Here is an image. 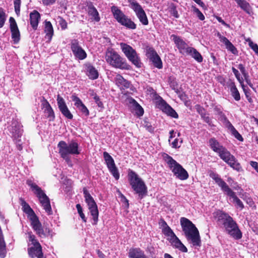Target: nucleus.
Here are the masks:
<instances>
[{
    "label": "nucleus",
    "mask_w": 258,
    "mask_h": 258,
    "mask_svg": "<svg viewBox=\"0 0 258 258\" xmlns=\"http://www.w3.org/2000/svg\"><path fill=\"white\" fill-rule=\"evenodd\" d=\"M21 205L23 211L27 214L28 218L30 221L31 226L39 237H44L49 236L52 237L54 235V233L49 228L42 227L41 224L34 211L24 200H21Z\"/></svg>",
    "instance_id": "1"
},
{
    "label": "nucleus",
    "mask_w": 258,
    "mask_h": 258,
    "mask_svg": "<svg viewBox=\"0 0 258 258\" xmlns=\"http://www.w3.org/2000/svg\"><path fill=\"white\" fill-rule=\"evenodd\" d=\"M213 214L218 221H222L224 227L229 235L235 239H239L242 237L241 231L231 216L220 210L214 212Z\"/></svg>",
    "instance_id": "2"
},
{
    "label": "nucleus",
    "mask_w": 258,
    "mask_h": 258,
    "mask_svg": "<svg viewBox=\"0 0 258 258\" xmlns=\"http://www.w3.org/2000/svg\"><path fill=\"white\" fill-rule=\"evenodd\" d=\"M180 224L188 241L194 246H200L201 241L199 232L192 222L186 218L182 217L180 219Z\"/></svg>",
    "instance_id": "3"
},
{
    "label": "nucleus",
    "mask_w": 258,
    "mask_h": 258,
    "mask_svg": "<svg viewBox=\"0 0 258 258\" xmlns=\"http://www.w3.org/2000/svg\"><path fill=\"white\" fill-rule=\"evenodd\" d=\"M210 176L221 187V189L232 199V202L235 204V207L240 210H242L244 207L242 202L237 197L236 194L229 187L227 183L220 176L213 172L210 173Z\"/></svg>",
    "instance_id": "4"
},
{
    "label": "nucleus",
    "mask_w": 258,
    "mask_h": 258,
    "mask_svg": "<svg viewBox=\"0 0 258 258\" xmlns=\"http://www.w3.org/2000/svg\"><path fill=\"white\" fill-rule=\"evenodd\" d=\"M26 183L28 185L30 186L31 191L38 199L41 206L43 208V209L45 210V212L48 215L51 214L52 210L50 201L44 191L31 179H28Z\"/></svg>",
    "instance_id": "5"
},
{
    "label": "nucleus",
    "mask_w": 258,
    "mask_h": 258,
    "mask_svg": "<svg viewBox=\"0 0 258 258\" xmlns=\"http://www.w3.org/2000/svg\"><path fill=\"white\" fill-rule=\"evenodd\" d=\"M163 158L176 178L181 180H184L188 178L189 175L187 171L172 157L165 154Z\"/></svg>",
    "instance_id": "6"
},
{
    "label": "nucleus",
    "mask_w": 258,
    "mask_h": 258,
    "mask_svg": "<svg viewBox=\"0 0 258 258\" xmlns=\"http://www.w3.org/2000/svg\"><path fill=\"white\" fill-rule=\"evenodd\" d=\"M59 153L61 157L68 162L70 161L69 155H78L80 154L78 149L79 145L77 142L72 141L69 144L64 141H60L58 144Z\"/></svg>",
    "instance_id": "7"
},
{
    "label": "nucleus",
    "mask_w": 258,
    "mask_h": 258,
    "mask_svg": "<svg viewBox=\"0 0 258 258\" xmlns=\"http://www.w3.org/2000/svg\"><path fill=\"white\" fill-rule=\"evenodd\" d=\"M105 59L112 67L120 69H127L123 59L113 48H109L105 52Z\"/></svg>",
    "instance_id": "8"
},
{
    "label": "nucleus",
    "mask_w": 258,
    "mask_h": 258,
    "mask_svg": "<svg viewBox=\"0 0 258 258\" xmlns=\"http://www.w3.org/2000/svg\"><path fill=\"white\" fill-rule=\"evenodd\" d=\"M128 180L132 187L142 199L147 192V187L143 180L133 171L128 173Z\"/></svg>",
    "instance_id": "9"
},
{
    "label": "nucleus",
    "mask_w": 258,
    "mask_h": 258,
    "mask_svg": "<svg viewBox=\"0 0 258 258\" xmlns=\"http://www.w3.org/2000/svg\"><path fill=\"white\" fill-rule=\"evenodd\" d=\"M28 234V243L30 246L28 248V253L30 256L32 258H44L41 246L36 239L35 236L32 232H29Z\"/></svg>",
    "instance_id": "10"
},
{
    "label": "nucleus",
    "mask_w": 258,
    "mask_h": 258,
    "mask_svg": "<svg viewBox=\"0 0 258 258\" xmlns=\"http://www.w3.org/2000/svg\"><path fill=\"white\" fill-rule=\"evenodd\" d=\"M111 12L114 18L119 23L130 29H134L136 28V24L117 7L112 6Z\"/></svg>",
    "instance_id": "11"
},
{
    "label": "nucleus",
    "mask_w": 258,
    "mask_h": 258,
    "mask_svg": "<svg viewBox=\"0 0 258 258\" xmlns=\"http://www.w3.org/2000/svg\"><path fill=\"white\" fill-rule=\"evenodd\" d=\"M84 195L85 202L87 204L89 212L92 216L93 225L97 224L98 220V210L97 206L92 197L86 189H84Z\"/></svg>",
    "instance_id": "12"
},
{
    "label": "nucleus",
    "mask_w": 258,
    "mask_h": 258,
    "mask_svg": "<svg viewBox=\"0 0 258 258\" xmlns=\"http://www.w3.org/2000/svg\"><path fill=\"white\" fill-rule=\"evenodd\" d=\"M218 154L220 157L233 169L237 171L240 170V164L237 162L234 156L231 155L225 147L220 151Z\"/></svg>",
    "instance_id": "13"
},
{
    "label": "nucleus",
    "mask_w": 258,
    "mask_h": 258,
    "mask_svg": "<svg viewBox=\"0 0 258 258\" xmlns=\"http://www.w3.org/2000/svg\"><path fill=\"white\" fill-rule=\"evenodd\" d=\"M120 48L126 57L134 64L138 67H141L140 58L136 50L130 45L124 43L120 44Z\"/></svg>",
    "instance_id": "14"
},
{
    "label": "nucleus",
    "mask_w": 258,
    "mask_h": 258,
    "mask_svg": "<svg viewBox=\"0 0 258 258\" xmlns=\"http://www.w3.org/2000/svg\"><path fill=\"white\" fill-rule=\"evenodd\" d=\"M22 125L18 122L15 121L12 122V125L10 130L12 134L13 137L14 139L16 141L18 149L21 150L22 149V147L19 144L21 140L19 139L21 137L23 133V130L22 128Z\"/></svg>",
    "instance_id": "15"
},
{
    "label": "nucleus",
    "mask_w": 258,
    "mask_h": 258,
    "mask_svg": "<svg viewBox=\"0 0 258 258\" xmlns=\"http://www.w3.org/2000/svg\"><path fill=\"white\" fill-rule=\"evenodd\" d=\"M103 157L106 163L107 166L113 177L116 180L119 178V173L116 168L112 157L106 152L103 153Z\"/></svg>",
    "instance_id": "16"
},
{
    "label": "nucleus",
    "mask_w": 258,
    "mask_h": 258,
    "mask_svg": "<svg viewBox=\"0 0 258 258\" xmlns=\"http://www.w3.org/2000/svg\"><path fill=\"white\" fill-rule=\"evenodd\" d=\"M71 48L74 56L77 58L83 60L86 58L87 53L80 45L79 41L77 40L74 39L72 40Z\"/></svg>",
    "instance_id": "17"
},
{
    "label": "nucleus",
    "mask_w": 258,
    "mask_h": 258,
    "mask_svg": "<svg viewBox=\"0 0 258 258\" xmlns=\"http://www.w3.org/2000/svg\"><path fill=\"white\" fill-rule=\"evenodd\" d=\"M56 101L58 107L62 115L68 119H72L73 115L69 110L63 98L59 95H58Z\"/></svg>",
    "instance_id": "18"
},
{
    "label": "nucleus",
    "mask_w": 258,
    "mask_h": 258,
    "mask_svg": "<svg viewBox=\"0 0 258 258\" xmlns=\"http://www.w3.org/2000/svg\"><path fill=\"white\" fill-rule=\"evenodd\" d=\"M171 38L174 41L180 53L182 54H186L191 47L188 46L187 44L179 36L173 34L171 36Z\"/></svg>",
    "instance_id": "19"
},
{
    "label": "nucleus",
    "mask_w": 258,
    "mask_h": 258,
    "mask_svg": "<svg viewBox=\"0 0 258 258\" xmlns=\"http://www.w3.org/2000/svg\"><path fill=\"white\" fill-rule=\"evenodd\" d=\"M158 105L159 108H160L168 115H169L175 118H177L178 117V114L175 112V111L162 99L161 98L160 99Z\"/></svg>",
    "instance_id": "20"
},
{
    "label": "nucleus",
    "mask_w": 258,
    "mask_h": 258,
    "mask_svg": "<svg viewBox=\"0 0 258 258\" xmlns=\"http://www.w3.org/2000/svg\"><path fill=\"white\" fill-rule=\"evenodd\" d=\"M71 98L74 102L75 106L81 112L82 114L86 117L89 116V111L82 100L75 95H73Z\"/></svg>",
    "instance_id": "21"
},
{
    "label": "nucleus",
    "mask_w": 258,
    "mask_h": 258,
    "mask_svg": "<svg viewBox=\"0 0 258 258\" xmlns=\"http://www.w3.org/2000/svg\"><path fill=\"white\" fill-rule=\"evenodd\" d=\"M127 102L131 111L133 112H134L139 116L143 115V108L134 99L132 98H128L127 99Z\"/></svg>",
    "instance_id": "22"
},
{
    "label": "nucleus",
    "mask_w": 258,
    "mask_h": 258,
    "mask_svg": "<svg viewBox=\"0 0 258 258\" xmlns=\"http://www.w3.org/2000/svg\"><path fill=\"white\" fill-rule=\"evenodd\" d=\"M147 55L155 67L158 69L162 68V61L159 56L153 48H150L147 50Z\"/></svg>",
    "instance_id": "23"
},
{
    "label": "nucleus",
    "mask_w": 258,
    "mask_h": 258,
    "mask_svg": "<svg viewBox=\"0 0 258 258\" xmlns=\"http://www.w3.org/2000/svg\"><path fill=\"white\" fill-rule=\"evenodd\" d=\"M172 245L180 251L186 252L187 251V248L182 243L178 238L175 235H173L171 238H168Z\"/></svg>",
    "instance_id": "24"
},
{
    "label": "nucleus",
    "mask_w": 258,
    "mask_h": 258,
    "mask_svg": "<svg viewBox=\"0 0 258 258\" xmlns=\"http://www.w3.org/2000/svg\"><path fill=\"white\" fill-rule=\"evenodd\" d=\"M42 108L44 109L45 116L50 118L53 119L54 118V112L50 105L46 100L43 99L42 100Z\"/></svg>",
    "instance_id": "25"
},
{
    "label": "nucleus",
    "mask_w": 258,
    "mask_h": 258,
    "mask_svg": "<svg viewBox=\"0 0 258 258\" xmlns=\"http://www.w3.org/2000/svg\"><path fill=\"white\" fill-rule=\"evenodd\" d=\"M40 19V15L37 11L34 10L30 14V24L34 29L37 28Z\"/></svg>",
    "instance_id": "26"
},
{
    "label": "nucleus",
    "mask_w": 258,
    "mask_h": 258,
    "mask_svg": "<svg viewBox=\"0 0 258 258\" xmlns=\"http://www.w3.org/2000/svg\"><path fill=\"white\" fill-rule=\"evenodd\" d=\"M220 41L225 44L226 48L234 54H237V50L235 47L225 37L218 34Z\"/></svg>",
    "instance_id": "27"
},
{
    "label": "nucleus",
    "mask_w": 258,
    "mask_h": 258,
    "mask_svg": "<svg viewBox=\"0 0 258 258\" xmlns=\"http://www.w3.org/2000/svg\"><path fill=\"white\" fill-rule=\"evenodd\" d=\"M114 81L116 84L121 89L128 88L130 87V82L124 79L121 75L117 74L115 78Z\"/></svg>",
    "instance_id": "28"
},
{
    "label": "nucleus",
    "mask_w": 258,
    "mask_h": 258,
    "mask_svg": "<svg viewBox=\"0 0 258 258\" xmlns=\"http://www.w3.org/2000/svg\"><path fill=\"white\" fill-rule=\"evenodd\" d=\"M128 256L130 258H148L144 251L140 248H132L130 250Z\"/></svg>",
    "instance_id": "29"
},
{
    "label": "nucleus",
    "mask_w": 258,
    "mask_h": 258,
    "mask_svg": "<svg viewBox=\"0 0 258 258\" xmlns=\"http://www.w3.org/2000/svg\"><path fill=\"white\" fill-rule=\"evenodd\" d=\"M86 68V74L92 80H95L98 77V73L96 69L91 64H87Z\"/></svg>",
    "instance_id": "30"
},
{
    "label": "nucleus",
    "mask_w": 258,
    "mask_h": 258,
    "mask_svg": "<svg viewBox=\"0 0 258 258\" xmlns=\"http://www.w3.org/2000/svg\"><path fill=\"white\" fill-rule=\"evenodd\" d=\"M227 128L230 132L231 134L238 140L240 141H243V138L240 135V134L237 132V131L233 125L230 123V122L226 121Z\"/></svg>",
    "instance_id": "31"
},
{
    "label": "nucleus",
    "mask_w": 258,
    "mask_h": 258,
    "mask_svg": "<svg viewBox=\"0 0 258 258\" xmlns=\"http://www.w3.org/2000/svg\"><path fill=\"white\" fill-rule=\"evenodd\" d=\"M209 145L211 148L215 152L218 153L221 151L224 147L220 144V143L214 138L210 139Z\"/></svg>",
    "instance_id": "32"
},
{
    "label": "nucleus",
    "mask_w": 258,
    "mask_h": 258,
    "mask_svg": "<svg viewBox=\"0 0 258 258\" xmlns=\"http://www.w3.org/2000/svg\"><path fill=\"white\" fill-rule=\"evenodd\" d=\"M44 31L46 33V36L47 37L49 41H50L53 35V29L52 26L49 21L45 22Z\"/></svg>",
    "instance_id": "33"
},
{
    "label": "nucleus",
    "mask_w": 258,
    "mask_h": 258,
    "mask_svg": "<svg viewBox=\"0 0 258 258\" xmlns=\"http://www.w3.org/2000/svg\"><path fill=\"white\" fill-rule=\"evenodd\" d=\"M186 54L191 55L195 60L199 62H201L203 61V57L201 54L194 48L191 47Z\"/></svg>",
    "instance_id": "34"
},
{
    "label": "nucleus",
    "mask_w": 258,
    "mask_h": 258,
    "mask_svg": "<svg viewBox=\"0 0 258 258\" xmlns=\"http://www.w3.org/2000/svg\"><path fill=\"white\" fill-rule=\"evenodd\" d=\"M229 87L231 94L234 99L236 101L240 100V95L235 84L233 82H231L229 85Z\"/></svg>",
    "instance_id": "35"
},
{
    "label": "nucleus",
    "mask_w": 258,
    "mask_h": 258,
    "mask_svg": "<svg viewBox=\"0 0 258 258\" xmlns=\"http://www.w3.org/2000/svg\"><path fill=\"white\" fill-rule=\"evenodd\" d=\"M88 14L89 15L92 16L93 19L96 21L98 22L100 20L99 14L96 8L92 6H89L88 7Z\"/></svg>",
    "instance_id": "36"
},
{
    "label": "nucleus",
    "mask_w": 258,
    "mask_h": 258,
    "mask_svg": "<svg viewBox=\"0 0 258 258\" xmlns=\"http://www.w3.org/2000/svg\"><path fill=\"white\" fill-rule=\"evenodd\" d=\"M238 6L248 14L252 13L251 7L246 1H237Z\"/></svg>",
    "instance_id": "37"
},
{
    "label": "nucleus",
    "mask_w": 258,
    "mask_h": 258,
    "mask_svg": "<svg viewBox=\"0 0 258 258\" xmlns=\"http://www.w3.org/2000/svg\"><path fill=\"white\" fill-rule=\"evenodd\" d=\"M6 246L4 237L0 238V257L4 258L6 256Z\"/></svg>",
    "instance_id": "38"
},
{
    "label": "nucleus",
    "mask_w": 258,
    "mask_h": 258,
    "mask_svg": "<svg viewBox=\"0 0 258 258\" xmlns=\"http://www.w3.org/2000/svg\"><path fill=\"white\" fill-rule=\"evenodd\" d=\"M245 40L248 43L249 46L252 49L255 54L258 56V45L254 43L249 38H245Z\"/></svg>",
    "instance_id": "39"
},
{
    "label": "nucleus",
    "mask_w": 258,
    "mask_h": 258,
    "mask_svg": "<svg viewBox=\"0 0 258 258\" xmlns=\"http://www.w3.org/2000/svg\"><path fill=\"white\" fill-rule=\"evenodd\" d=\"M137 17L140 20V21L144 25H146L148 24V20L146 16V14L144 11L137 14Z\"/></svg>",
    "instance_id": "40"
},
{
    "label": "nucleus",
    "mask_w": 258,
    "mask_h": 258,
    "mask_svg": "<svg viewBox=\"0 0 258 258\" xmlns=\"http://www.w3.org/2000/svg\"><path fill=\"white\" fill-rule=\"evenodd\" d=\"M130 7L134 10L136 15L144 11L142 7L136 2L133 1L131 3Z\"/></svg>",
    "instance_id": "41"
},
{
    "label": "nucleus",
    "mask_w": 258,
    "mask_h": 258,
    "mask_svg": "<svg viewBox=\"0 0 258 258\" xmlns=\"http://www.w3.org/2000/svg\"><path fill=\"white\" fill-rule=\"evenodd\" d=\"M12 38L15 43H17L20 40V32L19 29L12 30Z\"/></svg>",
    "instance_id": "42"
},
{
    "label": "nucleus",
    "mask_w": 258,
    "mask_h": 258,
    "mask_svg": "<svg viewBox=\"0 0 258 258\" xmlns=\"http://www.w3.org/2000/svg\"><path fill=\"white\" fill-rule=\"evenodd\" d=\"M7 15L4 10L0 7V28H2L6 21Z\"/></svg>",
    "instance_id": "43"
},
{
    "label": "nucleus",
    "mask_w": 258,
    "mask_h": 258,
    "mask_svg": "<svg viewBox=\"0 0 258 258\" xmlns=\"http://www.w3.org/2000/svg\"><path fill=\"white\" fill-rule=\"evenodd\" d=\"M192 9L194 13L200 20L203 21L205 19V16L198 8L195 6H192Z\"/></svg>",
    "instance_id": "44"
},
{
    "label": "nucleus",
    "mask_w": 258,
    "mask_h": 258,
    "mask_svg": "<svg viewBox=\"0 0 258 258\" xmlns=\"http://www.w3.org/2000/svg\"><path fill=\"white\" fill-rule=\"evenodd\" d=\"M162 232L168 238H171L173 235H175L169 227L162 229Z\"/></svg>",
    "instance_id": "45"
},
{
    "label": "nucleus",
    "mask_w": 258,
    "mask_h": 258,
    "mask_svg": "<svg viewBox=\"0 0 258 258\" xmlns=\"http://www.w3.org/2000/svg\"><path fill=\"white\" fill-rule=\"evenodd\" d=\"M76 208L77 209L78 213H79V214L80 217L81 218L82 220L84 222H86V217H85L84 214L83 212V209H82V208L81 206L80 205V204H77L76 205Z\"/></svg>",
    "instance_id": "46"
},
{
    "label": "nucleus",
    "mask_w": 258,
    "mask_h": 258,
    "mask_svg": "<svg viewBox=\"0 0 258 258\" xmlns=\"http://www.w3.org/2000/svg\"><path fill=\"white\" fill-rule=\"evenodd\" d=\"M9 22L10 23L11 31L12 30H16L18 29L16 21L14 18L10 17L9 19Z\"/></svg>",
    "instance_id": "47"
},
{
    "label": "nucleus",
    "mask_w": 258,
    "mask_h": 258,
    "mask_svg": "<svg viewBox=\"0 0 258 258\" xmlns=\"http://www.w3.org/2000/svg\"><path fill=\"white\" fill-rule=\"evenodd\" d=\"M93 99L99 107L101 109L104 107L103 103L101 101L99 97L96 94H94Z\"/></svg>",
    "instance_id": "48"
},
{
    "label": "nucleus",
    "mask_w": 258,
    "mask_h": 258,
    "mask_svg": "<svg viewBox=\"0 0 258 258\" xmlns=\"http://www.w3.org/2000/svg\"><path fill=\"white\" fill-rule=\"evenodd\" d=\"M58 23L62 30H64L67 28V23L62 18L58 17Z\"/></svg>",
    "instance_id": "49"
},
{
    "label": "nucleus",
    "mask_w": 258,
    "mask_h": 258,
    "mask_svg": "<svg viewBox=\"0 0 258 258\" xmlns=\"http://www.w3.org/2000/svg\"><path fill=\"white\" fill-rule=\"evenodd\" d=\"M169 83L170 87L172 89L174 90H177L178 84L176 81H174V79H172L171 78H169Z\"/></svg>",
    "instance_id": "50"
},
{
    "label": "nucleus",
    "mask_w": 258,
    "mask_h": 258,
    "mask_svg": "<svg viewBox=\"0 0 258 258\" xmlns=\"http://www.w3.org/2000/svg\"><path fill=\"white\" fill-rule=\"evenodd\" d=\"M182 140L179 142L178 139H175L173 142L171 143V146L172 148H177L180 147L181 144L182 143Z\"/></svg>",
    "instance_id": "51"
},
{
    "label": "nucleus",
    "mask_w": 258,
    "mask_h": 258,
    "mask_svg": "<svg viewBox=\"0 0 258 258\" xmlns=\"http://www.w3.org/2000/svg\"><path fill=\"white\" fill-rule=\"evenodd\" d=\"M15 10L16 14L18 15L20 13V1H15Z\"/></svg>",
    "instance_id": "52"
},
{
    "label": "nucleus",
    "mask_w": 258,
    "mask_h": 258,
    "mask_svg": "<svg viewBox=\"0 0 258 258\" xmlns=\"http://www.w3.org/2000/svg\"><path fill=\"white\" fill-rule=\"evenodd\" d=\"M243 200L246 202V203L249 205L250 206H252L254 204V203L252 200V199L250 197H245L243 198Z\"/></svg>",
    "instance_id": "53"
},
{
    "label": "nucleus",
    "mask_w": 258,
    "mask_h": 258,
    "mask_svg": "<svg viewBox=\"0 0 258 258\" xmlns=\"http://www.w3.org/2000/svg\"><path fill=\"white\" fill-rule=\"evenodd\" d=\"M238 68L240 70L241 73L243 74L244 77H247V74L245 73V70L244 66L242 64H240L238 65Z\"/></svg>",
    "instance_id": "54"
},
{
    "label": "nucleus",
    "mask_w": 258,
    "mask_h": 258,
    "mask_svg": "<svg viewBox=\"0 0 258 258\" xmlns=\"http://www.w3.org/2000/svg\"><path fill=\"white\" fill-rule=\"evenodd\" d=\"M250 165L256 170L258 173V163L255 161H250Z\"/></svg>",
    "instance_id": "55"
},
{
    "label": "nucleus",
    "mask_w": 258,
    "mask_h": 258,
    "mask_svg": "<svg viewBox=\"0 0 258 258\" xmlns=\"http://www.w3.org/2000/svg\"><path fill=\"white\" fill-rule=\"evenodd\" d=\"M216 19L219 22L221 23L222 25L227 27H229V25L227 24H226L221 17L216 16Z\"/></svg>",
    "instance_id": "56"
},
{
    "label": "nucleus",
    "mask_w": 258,
    "mask_h": 258,
    "mask_svg": "<svg viewBox=\"0 0 258 258\" xmlns=\"http://www.w3.org/2000/svg\"><path fill=\"white\" fill-rule=\"evenodd\" d=\"M221 117V120L222 121V122L224 124V125H225V126L227 128V125H226V121H227L228 122H230V121L228 120L227 118L224 115H222Z\"/></svg>",
    "instance_id": "57"
},
{
    "label": "nucleus",
    "mask_w": 258,
    "mask_h": 258,
    "mask_svg": "<svg viewBox=\"0 0 258 258\" xmlns=\"http://www.w3.org/2000/svg\"><path fill=\"white\" fill-rule=\"evenodd\" d=\"M160 224L161 225V227L162 228V229H163L166 227H169L168 226V225L167 224V223H166L165 221H164V220H162L160 223Z\"/></svg>",
    "instance_id": "58"
},
{
    "label": "nucleus",
    "mask_w": 258,
    "mask_h": 258,
    "mask_svg": "<svg viewBox=\"0 0 258 258\" xmlns=\"http://www.w3.org/2000/svg\"><path fill=\"white\" fill-rule=\"evenodd\" d=\"M169 134H170V137H169L168 141L170 143L171 139L175 137V133L173 130H171L170 131Z\"/></svg>",
    "instance_id": "59"
},
{
    "label": "nucleus",
    "mask_w": 258,
    "mask_h": 258,
    "mask_svg": "<svg viewBox=\"0 0 258 258\" xmlns=\"http://www.w3.org/2000/svg\"><path fill=\"white\" fill-rule=\"evenodd\" d=\"M232 72L234 73V74L235 75L236 78L240 75V74L239 73L238 71L235 68H232Z\"/></svg>",
    "instance_id": "60"
},
{
    "label": "nucleus",
    "mask_w": 258,
    "mask_h": 258,
    "mask_svg": "<svg viewBox=\"0 0 258 258\" xmlns=\"http://www.w3.org/2000/svg\"><path fill=\"white\" fill-rule=\"evenodd\" d=\"M197 4L200 5L201 7H202L203 9H206V5H205V4L203 3V1H196Z\"/></svg>",
    "instance_id": "61"
},
{
    "label": "nucleus",
    "mask_w": 258,
    "mask_h": 258,
    "mask_svg": "<svg viewBox=\"0 0 258 258\" xmlns=\"http://www.w3.org/2000/svg\"><path fill=\"white\" fill-rule=\"evenodd\" d=\"M202 116L203 118V119H204V120H205V122H206L208 123H210V118H209V116H204L203 115H202Z\"/></svg>",
    "instance_id": "62"
},
{
    "label": "nucleus",
    "mask_w": 258,
    "mask_h": 258,
    "mask_svg": "<svg viewBox=\"0 0 258 258\" xmlns=\"http://www.w3.org/2000/svg\"><path fill=\"white\" fill-rule=\"evenodd\" d=\"M236 79L239 81V82L241 84L242 87L243 88V79L242 77H240V75L237 77H236Z\"/></svg>",
    "instance_id": "63"
},
{
    "label": "nucleus",
    "mask_w": 258,
    "mask_h": 258,
    "mask_svg": "<svg viewBox=\"0 0 258 258\" xmlns=\"http://www.w3.org/2000/svg\"><path fill=\"white\" fill-rule=\"evenodd\" d=\"M98 254L99 257V258H105V255L104 254L100 251H98Z\"/></svg>",
    "instance_id": "64"
}]
</instances>
